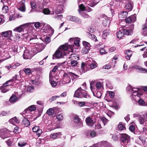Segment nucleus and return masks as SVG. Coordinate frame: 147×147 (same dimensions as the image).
Wrapping results in <instances>:
<instances>
[{"mask_svg": "<svg viewBox=\"0 0 147 147\" xmlns=\"http://www.w3.org/2000/svg\"><path fill=\"white\" fill-rule=\"evenodd\" d=\"M68 48V46L66 45L61 46L55 53L53 55V59H58L63 57L65 56H68L66 53Z\"/></svg>", "mask_w": 147, "mask_h": 147, "instance_id": "f257e3e1", "label": "nucleus"}, {"mask_svg": "<svg viewBox=\"0 0 147 147\" xmlns=\"http://www.w3.org/2000/svg\"><path fill=\"white\" fill-rule=\"evenodd\" d=\"M34 39H37L36 38H34ZM33 39V38H31L30 39V40L31 42L33 43L34 44V48L32 49L31 51L34 54H35L42 51L45 47L46 45L43 43H34L32 41Z\"/></svg>", "mask_w": 147, "mask_h": 147, "instance_id": "f03ea898", "label": "nucleus"}, {"mask_svg": "<svg viewBox=\"0 0 147 147\" xmlns=\"http://www.w3.org/2000/svg\"><path fill=\"white\" fill-rule=\"evenodd\" d=\"M70 76L71 77L72 80L78 78L79 77L78 75H76L72 72L65 73L63 74V81L62 82V83L63 84H67L71 82V80Z\"/></svg>", "mask_w": 147, "mask_h": 147, "instance_id": "7ed1b4c3", "label": "nucleus"}, {"mask_svg": "<svg viewBox=\"0 0 147 147\" xmlns=\"http://www.w3.org/2000/svg\"><path fill=\"white\" fill-rule=\"evenodd\" d=\"M88 95L86 92L84 90L82 89L81 87L78 88L75 92L74 96L80 98H82L83 97L87 98Z\"/></svg>", "mask_w": 147, "mask_h": 147, "instance_id": "20e7f679", "label": "nucleus"}, {"mask_svg": "<svg viewBox=\"0 0 147 147\" xmlns=\"http://www.w3.org/2000/svg\"><path fill=\"white\" fill-rule=\"evenodd\" d=\"M132 89V94L131 95V98L135 99L138 98L139 97H142L143 95L141 90L137 88H131Z\"/></svg>", "mask_w": 147, "mask_h": 147, "instance_id": "39448f33", "label": "nucleus"}, {"mask_svg": "<svg viewBox=\"0 0 147 147\" xmlns=\"http://www.w3.org/2000/svg\"><path fill=\"white\" fill-rule=\"evenodd\" d=\"M11 83H9V81H7L4 83L3 85L0 87L1 92L5 93L8 91L11 88Z\"/></svg>", "mask_w": 147, "mask_h": 147, "instance_id": "423d86ee", "label": "nucleus"}, {"mask_svg": "<svg viewBox=\"0 0 147 147\" xmlns=\"http://www.w3.org/2000/svg\"><path fill=\"white\" fill-rule=\"evenodd\" d=\"M134 25H131L129 27L126 28L125 27L123 29V32L124 34L127 35H130L133 33V30L134 29Z\"/></svg>", "mask_w": 147, "mask_h": 147, "instance_id": "0eeeda50", "label": "nucleus"}, {"mask_svg": "<svg viewBox=\"0 0 147 147\" xmlns=\"http://www.w3.org/2000/svg\"><path fill=\"white\" fill-rule=\"evenodd\" d=\"M120 140L123 143H128L130 140V136L125 134H121L120 135Z\"/></svg>", "mask_w": 147, "mask_h": 147, "instance_id": "6e6552de", "label": "nucleus"}, {"mask_svg": "<svg viewBox=\"0 0 147 147\" xmlns=\"http://www.w3.org/2000/svg\"><path fill=\"white\" fill-rule=\"evenodd\" d=\"M138 121L140 124L145 126H147V117L144 115L140 116L138 118Z\"/></svg>", "mask_w": 147, "mask_h": 147, "instance_id": "1a4fd4ad", "label": "nucleus"}, {"mask_svg": "<svg viewBox=\"0 0 147 147\" xmlns=\"http://www.w3.org/2000/svg\"><path fill=\"white\" fill-rule=\"evenodd\" d=\"M102 19L103 25L105 26H109L110 23L111 18L104 15L102 16Z\"/></svg>", "mask_w": 147, "mask_h": 147, "instance_id": "9d476101", "label": "nucleus"}, {"mask_svg": "<svg viewBox=\"0 0 147 147\" xmlns=\"http://www.w3.org/2000/svg\"><path fill=\"white\" fill-rule=\"evenodd\" d=\"M9 136V131L6 129H0V137L4 139L7 138Z\"/></svg>", "mask_w": 147, "mask_h": 147, "instance_id": "9b49d317", "label": "nucleus"}, {"mask_svg": "<svg viewBox=\"0 0 147 147\" xmlns=\"http://www.w3.org/2000/svg\"><path fill=\"white\" fill-rule=\"evenodd\" d=\"M28 25L29 24L28 23L25 24L15 28L13 30V31L20 32L23 31L24 29L27 27Z\"/></svg>", "mask_w": 147, "mask_h": 147, "instance_id": "f8f14e48", "label": "nucleus"}, {"mask_svg": "<svg viewBox=\"0 0 147 147\" xmlns=\"http://www.w3.org/2000/svg\"><path fill=\"white\" fill-rule=\"evenodd\" d=\"M68 54H70L69 56H68L67 58L69 59H71V60H76L78 61L79 59V56L78 54H72V52L69 51L68 53Z\"/></svg>", "mask_w": 147, "mask_h": 147, "instance_id": "ddd939ff", "label": "nucleus"}, {"mask_svg": "<svg viewBox=\"0 0 147 147\" xmlns=\"http://www.w3.org/2000/svg\"><path fill=\"white\" fill-rule=\"evenodd\" d=\"M23 56L25 59H30L31 58L32 55L30 51L28 49H26L24 51Z\"/></svg>", "mask_w": 147, "mask_h": 147, "instance_id": "4468645a", "label": "nucleus"}, {"mask_svg": "<svg viewBox=\"0 0 147 147\" xmlns=\"http://www.w3.org/2000/svg\"><path fill=\"white\" fill-rule=\"evenodd\" d=\"M141 97H139L138 98H137L136 99L132 98L131 100L134 103H137L139 105H143L145 103V102L144 100L140 98Z\"/></svg>", "mask_w": 147, "mask_h": 147, "instance_id": "2eb2a0df", "label": "nucleus"}, {"mask_svg": "<svg viewBox=\"0 0 147 147\" xmlns=\"http://www.w3.org/2000/svg\"><path fill=\"white\" fill-rule=\"evenodd\" d=\"M125 22L126 23H130L132 22H134L136 20V15H133L125 19Z\"/></svg>", "mask_w": 147, "mask_h": 147, "instance_id": "dca6fc26", "label": "nucleus"}, {"mask_svg": "<svg viewBox=\"0 0 147 147\" xmlns=\"http://www.w3.org/2000/svg\"><path fill=\"white\" fill-rule=\"evenodd\" d=\"M67 20L74 22L80 23L81 22V21L77 17L72 16H69L67 17Z\"/></svg>", "mask_w": 147, "mask_h": 147, "instance_id": "f3484780", "label": "nucleus"}, {"mask_svg": "<svg viewBox=\"0 0 147 147\" xmlns=\"http://www.w3.org/2000/svg\"><path fill=\"white\" fill-rule=\"evenodd\" d=\"M133 5L131 1H128L125 5L124 8L128 11H131L133 8Z\"/></svg>", "mask_w": 147, "mask_h": 147, "instance_id": "a211bd4d", "label": "nucleus"}, {"mask_svg": "<svg viewBox=\"0 0 147 147\" xmlns=\"http://www.w3.org/2000/svg\"><path fill=\"white\" fill-rule=\"evenodd\" d=\"M33 131L34 132H36V134L38 136L42 133V131L40 129L39 126H36L33 127L32 129Z\"/></svg>", "mask_w": 147, "mask_h": 147, "instance_id": "6ab92c4d", "label": "nucleus"}, {"mask_svg": "<svg viewBox=\"0 0 147 147\" xmlns=\"http://www.w3.org/2000/svg\"><path fill=\"white\" fill-rule=\"evenodd\" d=\"M12 34V31L11 30L5 31L0 33V34L1 35V37L3 39V37H6L8 36H11Z\"/></svg>", "mask_w": 147, "mask_h": 147, "instance_id": "aec40b11", "label": "nucleus"}, {"mask_svg": "<svg viewBox=\"0 0 147 147\" xmlns=\"http://www.w3.org/2000/svg\"><path fill=\"white\" fill-rule=\"evenodd\" d=\"M130 68L131 69H138L141 71V72L147 73V69L137 65H134L131 67Z\"/></svg>", "mask_w": 147, "mask_h": 147, "instance_id": "412c9836", "label": "nucleus"}, {"mask_svg": "<svg viewBox=\"0 0 147 147\" xmlns=\"http://www.w3.org/2000/svg\"><path fill=\"white\" fill-rule=\"evenodd\" d=\"M69 41L74 42V44L76 46L79 45V43L80 42V38H72L69 39Z\"/></svg>", "mask_w": 147, "mask_h": 147, "instance_id": "4be33fe9", "label": "nucleus"}, {"mask_svg": "<svg viewBox=\"0 0 147 147\" xmlns=\"http://www.w3.org/2000/svg\"><path fill=\"white\" fill-rule=\"evenodd\" d=\"M74 122L78 123V127H81L83 126V124L81 121H80V118L78 116H75L74 118Z\"/></svg>", "mask_w": 147, "mask_h": 147, "instance_id": "5701e85b", "label": "nucleus"}, {"mask_svg": "<svg viewBox=\"0 0 147 147\" xmlns=\"http://www.w3.org/2000/svg\"><path fill=\"white\" fill-rule=\"evenodd\" d=\"M127 16V13L126 11L120 12L119 14V18L121 20L126 18Z\"/></svg>", "mask_w": 147, "mask_h": 147, "instance_id": "b1692460", "label": "nucleus"}, {"mask_svg": "<svg viewBox=\"0 0 147 147\" xmlns=\"http://www.w3.org/2000/svg\"><path fill=\"white\" fill-rule=\"evenodd\" d=\"M61 136L60 132L53 133L50 135V137L52 139H56L59 138Z\"/></svg>", "mask_w": 147, "mask_h": 147, "instance_id": "393cba45", "label": "nucleus"}, {"mask_svg": "<svg viewBox=\"0 0 147 147\" xmlns=\"http://www.w3.org/2000/svg\"><path fill=\"white\" fill-rule=\"evenodd\" d=\"M19 9L22 11H25V5L23 1H21L19 4Z\"/></svg>", "mask_w": 147, "mask_h": 147, "instance_id": "a878e982", "label": "nucleus"}, {"mask_svg": "<svg viewBox=\"0 0 147 147\" xmlns=\"http://www.w3.org/2000/svg\"><path fill=\"white\" fill-rule=\"evenodd\" d=\"M86 121L87 124L89 126H92L93 123V120L90 117H88L86 119Z\"/></svg>", "mask_w": 147, "mask_h": 147, "instance_id": "bb28decb", "label": "nucleus"}, {"mask_svg": "<svg viewBox=\"0 0 147 147\" xmlns=\"http://www.w3.org/2000/svg\"><path fill=\"white\" fill-rule=\"evenodd\" d=\"M90 88L91 91H92L94 96L97 97L98 98L101 97L102 96V94L100 92L98 91L97 92H94V91L92 90V89L91 86H90Z\"/></svg>", "mask_w": 147, "mask_h": 147, "instance_id": "cd10ccee", "label": "nucleus"}, {"mask_svg": "<svg viewBox=\"0 0 147 147\" xmlns=\"http://www.w3.org/2000/svg\"><path fill=\"white\" fill-rule=\"evenodd\" d=\"M110 31L109 30H106L103 32L102 35V38L105 39L106 38L107 36L109 35Z\"/></svg>", "mask_w": 147, "mask_h": 147, "instance_id": "c85d7f7f", "label": "nucleus"}, {"mask_svg": "<svg viewBox=\"0 0 147 147\" xmlns=\"http://www.w3.org/2000/svg\"><path fill=\"white\" fill-rule=\"evenodd\" d=\"M124 34V32H123V29H122L121 30H119L117 34V36L118 38L121 39L123 38Z\"/></svg>", "mask_w": 147, "mask_h": 147, "instance_id": "c756f323", "label": "nucleus"}, {"mask_svg": "<svg viewBox=\"0 0 147 147\" xmlns=\"http://www.w3.org/2000/svg\"><path fill=\"white\" fill-rule=\"evenodd\" d=\"M18 98L16 95L13 94L10 97L9 101L11 103H13L16 101Z\"/></svg>", "mask_w": 147, "mask_h": 147, "instance_id": "7c9ffc66", "label": "nucleus"}, {"mask_svg": "<svg viewBox=\"0 0 147 147\" xmlns=\"http://www.w3.org/2000/svg\"><path fill=\"white\" fill-rule=\"evenodd\" d=\"M9 121L11 123L13 124H14L15 123H19V121L16 117H14L11 118L9 120Z\"/></svg>", "mask_w": 147, "mask_h": 147, "instance_id": "2f4dec72", "label": "nucleus"}, {"mask_svg": "<svg viewBox=\"0 0 147 147\" xmlns=\"http://www.w3.org/2000/svg\"><path fill=\"white\" fill-rule=\"evenodd\" d=\"M22 123L26 127L28 126L30 124L29 121L27 119L25 118H24L23 119Z\"/></svg>", "mask_w": 147, "mask_h": 147, "instance_id": "473e14b6", "label": "nucleus"}, {"mask_svg": "<svg viewBox=\"0 0 147 147\" xmlns=\"http://www.w3.org/2000/svg\"><path fill=\"white\" fill-rule=\"evenodd\" d=\"M88 66L92 69H93L97 67L96 63L95 61H93L92 62L90 63Z\"/></svg>", "mask_w": 147, "mask_h": 147, "instance_id": "72a5a7b5", "label": "nucleus"}, {"mask_svg": "<svg viewBox=\"0 0 147 147\" xmlns=\"http://www.w3.org/2000/svg\"><path fill=\"white\" fill-rule=\"evenodd\" d=\"M90 49V48L84 47L81 51V53L84 54H86L88 53Z\"/></svg>", "mask_w": 147, "mask_h": 147, "instance_id": "f704fd0d", "label": "nucleus"}, {"mask_svg": "<svg viewBox=\"0 0 147 147\" xmlns=\"http://www.w3.org/2000/svg\"><path fill=\"white\" fill-rule=\"evenodd\" d=\"M88 35H89V36L90 38L93 40L94 41L96 42L98 41L96 37L94 35L91 34L89 33H88Z\"/></svg>", "mask_w": 147, "mask_h": 147, "instance_id": "c9c22d12", "label": "nucleus"}, {"mask_svg": "<svg viewBox=\"0 0 147 147\" xmlns=\"http://www.w3.org/2000/svg\"><path fill=\"white\" fill-rule=\"evenodd\" d=\"M68 62L69 63H70L71 65L73 67H75L76 66L78 63L77 61L76 60H71L70 63H69V61H68Z\"/></svg>", "mask_w": 147, "mask_h": 147, "instance_id": "e433bc0d", "label": "nucleus"}, {"mask_svg": "<svg viewBox=\"0 0 147 147\" xmlns=\"http://www.w3.org/2000/svg\"><path fill=\"white\" fill-rule=\"evenodd\" d=\"M43 13L46 15H49L51 11L50 9L47 8H44L43 10Z\"/></svg>", "mask_w": 147, "mask_h": 147, "instance_id": "4c0bfd02", "label": "nucleus"}, {"mask_svg": "<svg viewBox=\"0 0 147 147\" xmlns=\"http://www.w3.org/2000/svg\"><path fill=\"white\" fill-rule=\"evenodd\" d=\"M82 44L84 47L90 48V43L86 41H83Z\"/></svg>", "mask_w": 147, "mask_h": 147, "instance_id": "58836bf2", "label": "nucleus"}, {"mask_svg": "<svg viewBox=\"0 0 147 147\" xmlns=\"http://www.w3.org/2000/svg\"><path fill=\"white\" fill-rule=\"evenodd\" d=\"M8 7L6 6H4L2 8V11L4 13H6L8 12Z\"/></svg>", "mask_w": 147, "mask_h": 147, "instance_id": "ea45409f", "label": "nucleus"}, {"mask_svg": "<svg viewBox=\"0 0 147 147\" xmlns=\"http://www.w3.org/2000/svg\"><path fill=\"white\" fill-rule=\"evenodd\" d=\"M19 77V76L18 75H16L15 76H13L12 78V79L11 80H9L7 81H9V83H11V82H13L14 80H18V78Z\"/></svg>", "mask_w": 147, "mask_h": 147, "instance_id": "a19ab883", "label": "nucleus"}, {"mask_svg": "<svg viewBox=\"0 0 147 147\" xmlns=\"http://www.w3.org/2000/svg\"><path fill=\"white\" fill-rule=\"evenodd\" d=\"M54 113V111L53 109L51 108H49L47 111V114L49 115H52Z\"/></svg>", "mask_w": 147, "mask_h": 147, "instance_id": "79ce46f5", "label": "nucleus"}, {"mask_svg": "<svg viewBox=\"0 0 147 147\" xmlns=\"http://www.w3.org/2000/svg\"><path fill=\"white\" fill-rule=\"evenodd\" d=\"M86 4H88L89 6L91 7H93L96 4L94 2L91 1V2L90 1L87 2Z\"/></svg>", "mask_w": 147, "mask_h": 147, "instance_id": "37998d69", "label": "nucleus"}, {"mask_svg": "<svg viewBox=\"0 0 147 147\" xmlns=\"http://www.w3.org/2000/svg\"><path fill=\"white\" fill-rule=\"evenodd\" d=\"M118 129L120 130H123L125 129V127L122 124H121V123H119L118 126Z\"/></svg>", "mask_w": 147, "mask_h": 147, "instance_id": "c03bdc74", "label": "nucleus"}, {"mask_svg": "<svg viewBox=\"0 0 147 147\" xmlns=\"http://www.w3.org/2000/svg\"><path fill=\"white\" fill-rule=\"evenodd\" d=\"M24 71L25 73L27 75H29L31 73V70L29 68L24 69Z\"/></svg>", "mask_w": 147, "mask_h": 147, "instance_id": "a18cd8bd", "label": "nucleus"}, {"mask_svg": "<svg viewBox=\"0 0 147 147\" xmlns=\"http://www.w3.org/2000/svg\"><path fill=\"white\" fill-rule=\"evenodd\" d=\"M60 97V96H52L49 100V101L50 102H52L53 101L55 100L57 98Z\"/></svg>", "mask_w": 147, "mask_h": 147, "instance_id": "49530a36", "label": "nucleus"}, {"mask_svg": "<svg viewBox=\"0 0 147 147\" xmlns=\"http://www.w3.org/2000/svg\"><path fill=\"white\" fill-rule=\"evenodd\" d=\"M10 113L9 111H3L0 114V116H6L8 115Z\"/></svg>", "mask_w": 147, "mask_h": 147, "instance_id": "de8ad7c7", "label": "nucleus"}, {"mask_svg": "<svg viewBox=\"0 0 147 147\" xmlns=\"http://www.w3.org/2000/svg\"><path fill=\"white\" fill-rule=\"evenodd\" d=\"M139 138L141 140L143 144H144L145 143V138L143 136H139Z\"/></svg>", "mask_w": 147, "mask_h": 147, "instance_id": "09e8293b", "label": "nucleus"}, {"mask_svg": "<svg viewBox=\"0 0 147 147\" xmlns=\"http://www.w3.org/2000/svg\"><path fill=\"white\" fill-rule=\"evenodd\" d=\"M30 5L32 8V9L31 10L30 12L32 11H33V9H34L35 8H36V4L34 2H31L30 3Z\"/></svg>", "mask_w": 147, "mask_h": 147, "instance_id": "8fccbe9b", "label": "nucleus"}, {"mask_svg": "<svg viewBox=\"0 0 147 147\" xmlns=\"http://www.w3.org/2000/svg\"><path fill=\"white\" fill-rule=\"evenodd\" d=\"M13 142V139L12 138L9 139L7 141H6V142L8 146L11 145Z\"/></svg>", "mask_w": 147, "mask_h": 147, "instance_id": "3c124183", "label": "nucleus"}, {"mask_svg": "<svg viewBox=\"0 0 147 147\" xmlns=\"http://www.w3.org/2000/svg\"><path fill=\"white\" fill-rule=\"evenodd\" d=\"M125 53L126 54V55H127L129 56H131L132 54V51L130 50H127L125 51Z\"/></svg>", "mask_w": 147, "mask_h": 147, "instance_id": "603ef678", "label": "nucleus"}, {"mask_svg": "<svg viewBox=\"0 0 147 147\" xmlns=\"http://www.w3.org/2000/svg\"><path fill=\"white\" fill-rule=\"evenodd\" d=\"M101 119L104 123V125L106 124L108 121V119L104 117H102L101 118Z\"/></svg>", "mask_w": 147, "mask_h": 147, "instance_id": "864d4df0", "label": "nucleus"}, {"mask_svg": "<svg viewBox=\"0 0 147 147\" xmlns=\"http://www.w3.org/2000/svg\"><path fill=\"white\" fill-rule=\"evenodd\" d=\"M63 117L62 115L61 114L58 115L57 116V119L59 121H61L63 119Z\"/></svg>", "mask_w": 147, "mask_h": 147, "instance_id": "5fc2aeb1", "label": "nucleus"}, {"mask_svg": "<svg viewBox=\"0 0 147 147\" xmlns=\"http://www.w3.org/2000/svg\"><path fill=\"white\" fill-rule=\"evenodd\" d=\"M36 109L34 105H32L28 108V110L30 111L35 110Z\"/></svg>", "mask_w": 147, "mask_h": 147, "instance_id": "6e6d98bb", "label": "nucleus"}, {"mask_svg": "<svg viewBox=\"0 0 147 147\" xmlns=\"http://www.w3.org/2000/svg\"><path fill=\"white\" fill-rule=\"evenodd\" d=\"M81 15L82 16L85 18H88L90 17L89 15L83 12L81 13Z\"/></svg>", "mask_w": 147, "mask_h": 147, "instance_id": "4d7b16f0", "label": "nucleus"}, {"mask_svg": "<svg viewBox=\"0 0 147 147\" xmlns=\"http://www.w3.org/2000/svg\"><path fill=\"white\" fill-rule=\"evenodd\" d=\"M13 128L14 129L13 130V131L16 134L18 133H19L18 127L17 126H14Z\"/></svg>", "mask_w": 147, "mask_h": 147, "instance_id": "13d9d810", "label": "nucleus"}, {"mask_svg": "<svg viewBox=\"0 0 147 147\" xmlns=\"http://www.w3.org/2000/svg\"><path fill=\"white\" fill-rule=\"evenodd\" d=\"M102 86L101 83L100 82H98L96 83V88L98 89H99Z\"/></svg>", "mask_w": 147, "mask_h": 147, "instance_id": "bf43d9fd", "label": "nucleus"}, {"mask_svg": "<svg viewBox=\"0 0 147 147\" xmlns=\"http://www.w3.org/2000/svg\"><path fill=\"white\" fill-rule=\"evenodd\" d=\"M51 85L53 87H55L57 85V82L54 81H51L50 82Z\"/></svg>", "mask_w": 147, "mask_h": 147, "instance_id": "052dcab7", "label": "nucleus"}, {"mask_svg": "<svg viewBox=\"0 0 147 147\" xmlns=\"http://www.w3.org/2000/svg\"><path fill=\"white\" fill-rule=\"evenodd\" d=\"M109 95L111 98H113L115 96V93L113 91H110L109 92Z\"/></svg>", "mask_w": 147, "mask_h": 147, "instance_id": "680f3d73", "label": "nucleus"}, {"mask_svg": "<svg viewBox=\"0 0 147 147\" xmlns=\"http://www.w3.org/2000/svg\"><path fill=\"white\" fill-rule=\"evenodd\" d=\"M147 131V129L145 127H143L140 129L141 133H146Z\"/></svg>", "mask_w": 147, "mask_h": 147, "instance_id": "e2e57ef3", "label": "nucleus"}, {"mask_svg": "<svg viewBox=\"0 0 147 147\" xmlns=\"http://www.w3.org/2000/svg\"><path fill=\"white\" fill-rule=\"evenodd\" d=\"M99 51L100 53L102 55L104 54L107 53V52H106L105 51V49L103 48H101Z\"/></svg>", "mask_w": 147, "mask_h": 147, "instance_id": "0e129e2a", "label": "nucleus"}, {"mask_svg": "<svg viewBox=\"0 0 147 147\" xmlns=\"http://www.w3.org/2000/svg\"><path fill=\"white\" fill-rule=\"evenodd\" d=\"M34 89V87L33 86H29L27 88V90L29 92H32Z\"/></svg>", "mask_w": 147, "mask_h": 147, "instance_id": "69168bd1", "label": "nucleus"}, {"mask_svg": "<svg viewBox=\"0 0 147 147\" xmlns=\"http://www.w3.org/2000/svg\"><path fill=\"white\" fill-rule=\"evenodd\" d=\"M129 130L130 131L133 132L134 131L135 129V127L133 125H131L129 127Z\"/></svg>", "mask_w": 147, "mask_h": 147, "instance_id": "338daca9", "label": "nucleus"}, {"mask_svg": "<svg viewBox=\"0 0 147 147\" xmlns=\"http://www.w3.org/2000/svg\"><path fill=\"white\" fill-rule=\"evenodd\" d=\"M45 41L47 43H49L51 41L50 38L49 36L45 38Z\"/></svg>", "mask_w": 147, "mask_h": 147, "instance_id": "774afa93", "label": "nucleus"}]
</instances>
